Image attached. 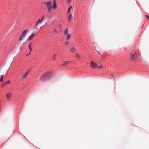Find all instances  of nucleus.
I'll use <instances>...</instances> for the list:
<instances>
[{
	"instance_id": "2eb2a0df",
	"label": "nucleus",
	"mask_w": 149,
	"mask_h": 149,
	"mask_svg": "<svg viewBox=\"0 0 149 149\" xmlns=\"http://www.w3.org/2000/svg\"><path fill=\"white\" fill-rule=\"evenodd\" d=\"M4 76L3 75H1L0 76V81L2 82Z\"/></svg>"
},
{
	"instance_id": "412c9836",
	"label": "nucleus",
	"mask_w": 149,
	"mask_h": 149,
	"mask_svg": "<svg viewBox=\"0 0 149 149\" xmlns=\"http://www.w3.org/2000/svg\"><path fill=\"white\" fill-rule=\"evenodd\" d=\"M55 56L56 55H54L52 57V58L54 60H55L56 59V57H55Z\"/></svg>"
},
{
	"instance_id": "dca6fc26",
	"label": "nucleus",
	"mask_w": 149,
	"mask_h": 149,
	"mask_svg": "<svg viewBox=\"0 0 149 149\" xmlns=\"http://www.w3.org/2000/svg\"><path fill=\"white\" fill-rule=\"evenodd\" d=\"M71 18H72L71 15V14H70V15H69V17H68L69 21H70V20H71Z\"/></svg>"
},
{
	"instance_id": "20e7f679",
	"label": "nucleus",
	"mask_w": 149,
	"mask_h": 149,
	"mask_svg": "<svg viewBox=\"0 0 149 149\" xmlns=\"http://www.w3.org/2000/svg\"><path fill=\"white\" fill-rule=\"evenodd\" d=\"M91 65L92 67L93 68H96L97 67V65L92 61H91Z\"/></svg>"
},
{
	"instance_id": "7c9ffc66",
	"label": "nucleus",
	"mask_w": 149,
	"mask_h": 149,
	"mask_svg": "<svg viewBox=\"0 0 149 149\" xmlns=\"http://www.w3.org/2000/svg\"><path fill=\"white\" fill-rule=\"evenodd\" d=\"M54 3H56V0H54Z\"/></svg>"
},
{
	"instance_id": "a211bd4d",
	"label": "nucleus",
	"mask_w": 149,
	"mask_h": 149,
	"mask_svg": "<svg viewBox=\"0 0 149 149\" xmlns=\"http://www.w3.org/2000/svg\"><path fill=\"white\" fill-rule=\"evenodd\" d=\"M28 47H29V49L30 50V53H31L32 50V49L31 46L30 45H29V46Z\"/></svg>"
},
{
	"instance_id": "6ab92c4d",
	"label": "nucleus",
	"mask_w": 149,
	"mask_h": 149,
	"mask_svg": "<svg viewBox=\"0 0 149 149\" xmlns=\"http://www.w3.org/2000/svg\"><path fill=\"white\" fill-rule=\"evenodd\" d=\"M72 8V6H70V7L68 10V13H69L70 11V10Z\"/></svg>"
},
{
	"instance_id": "c85d7f7f",
	"label": "nucleus",
	"mask_w": 149,
	"mask_h": 149,
	"mask_svg": "<svg viewBox=\"0 0 149 149\" xmlns=\"http://www.w3.org/2000/svg\"><path fill=\"white\" fill-rule=\"evenodd\" d=\"M146 17L148 19H149V16L146 15Z\"/></svg>"
},
{
	"instance_id": "39448f33",
	"label": "nucleus",
	"mask_w": 149,
	"mask_h": 149,
	"mask_svg": "<svg viewBox=\"0 0 149 149\" xmlns=\"http://www.w3.org/2000/svg\"><path fill=\"white\" fill-rule=\"evenodd\" d=\"M131 58L133 60H134L136 58V56L134 52H132L131 54Z\"/></svg>"
},
{
	"instance_id": "7ed1b4c3",
	"label": "nucleus",
	"mask_w": 149,
	"mask_h": 149,
	"mask_svg": "<svg viewBox=\"0 0 149 149\" xmlns=\"http://www.w3.org/2000/svg\"><path fill=\"white\" fill-rule=\"evenodd\" d=\"M44 4H46L47 7V8L49 12H50L52 9V3L51 1H49L47 2H44Z\"/></svg>"
},
{
	"instance_id": "c756f323",
	"label": "nucleus",
	"mask_w": 149,
	"mask_h": 149,
	"mask_svg": "<svg viewBox=\"0 0 149 149\" xmlns=\"http://www.w3.org/2000/svg\"><path fill=\"white\" fill-rule=\"evenodd\" d=\"M44 18V16L43 15L42 19H41L42 21H43Z\"/></svg>"
},
{
	"instance_id": "aec40b11",
	"label": "nucleus",
	"mask_w": 149,
	"mask_h": 149,
	"mask_svg": "<svg viewBox=\"0 0 149 149\" xmlns=\"http://www.w3.org/2000/svg\"><path fill=\"white\" fill-rule=\"evenodd\" d=\"M10 83V81H7L5 83H4V84H5L6 85V84H9Z\"/></svg>"
},
{
	"instance_id": "4468645a",
	"label": "nucleus",
	"mask_w": 149,
	"mask_h": 149,
	"mask_svg": "<svg viewBox=\"0 0 149 149\" xmlns=\"http://www.w3.org/2000/svg\"><path fill=\"white\" fill-rule=\"evenodd\" d=\"M28 73V72L24 74L22 76V78L23 79L26 78L27 77V75Z\"/></svg>"
},
{
	"instance_id": "0eeeda50",
	"label": "nucleus",
	"mask_w": 149,
	"mask_h": 149,
	"mask_svg": "<svg viewBox=\"0 0 149 149\" xmlns=\"http://www.w3.org/2000/svg\"><path fill=\"white\" fill-rule=\"evenodd\" d=\"M42 21H43L41 19H40L37 21L36 25L35 26V28H36V29H38L37 26H38V24L39 23H41L42 22Z\"/></svg>"
},
{
	"instance_id": "ddd939ff",
	"label": "nucleus",
	"mask_w": 149,
	"mask_h": 149,
	"mask_svg": "<svg viewBox=\"0 0 149 149\" xmlns=\"http://www.w3.org/2000/svg\"><path fill=\"white\" fill-rule=\"evenodd\" d=\"M67 39L68 40H69L70 38L71 35L70 34H68L66 35Z\"/></svg>"
},
{
	"instance_id": "f8f14e48",
	"label": "nucleus",
	"mask_w": 149,
	"mask_h": 149,
	"mask_svg": "<svg viewBox=\"0 0 149 149\" xmlns=\"http://www.w3.org/2000/svg\"><path fill=\"white\" fill-rule=\"evenodd\" d=\"M75 57L77 59H80V56L79 54L76 53L75 55Z\"/></svg>"
},
{
	"instance_id": "f3484780",
	"label": "nucleus",
	"mask_w": 149,
	"mask_h": 149,
	"mask_svg": "<svg viewBox=\"0 0 149 149\" xmlns=\"http://www.w3.org/2000/svg\"><path fill=\"white\" fill-rule=\"evenodd\" d=\"M68 33V30L67 29H66L65 31L64 32V34H67Z\"/></svg>"
},
{
	"instance_id": "6e6552de",
	"label": "nucleus",
	"mask_w": 149,
	"mask_h": 149,
	"mask_svg": "<svg viewBox=\"0 0 149 149\" xmlns=\"http://www.w3.org/2000/svg\"><path fill=\"white\" fill-rule=\"evenodd\" d=\"M12 93L10 92H8L6 94V96L8 100H9L10 98L11 97Z\"/></svg>"
},
{
	"instance_id": "f257e3e1",
	"label": "nucleus",
	"mask_w": 149,
	"mask_h": 149,
	"mask_svg": "<svg viewBox=\"0 0 149 149\" xmlns=\"http://www.w3.org/2000/svg\"><path fill=\"white\" fill-rule=\"evenodd\" d=\"M49 73L48 72L45 73L42 75L40 78V80L42 81H44L49 78Z\"/></svg>"
},
{
	"instance_id": "423d86ee",
	"label": "nucleus",
	"mask_w": 149,
	"mask_h": 149,
	"mask_svg": "<svg viewBox=\"0 0 149 149\" xmlns=\"http://www.w3.org/2000/svg\"><path fill=\"white\" fill-rule=\"evenodd\" d=\"M35 34L34 33H32L30 35L28 38V40L29 41H30L32 40L33 38L35 36Z\"/></svg>"
},
{
	"instance_id": "cd10ccee",
	"label": "nucleus",
	"mask_w": 149,
	"mask_h": 149,
	"mask_svg": "<svg viewBox=\"0 0 149 149\" xmlns=\"http://www.w3.org/2000/svg\"><path fill=\"white\" fill-rule=\"evenodd\" d=\"M5 84H4V83L3 84H2L1 86V87H3L5 85Z\"/></svg>"
},
{
	"instance_id": "9d476101",
	"label": "nucleus",
	"mask_w": 149,
	"mask_h": 149,
	"mask_svg": "<svg viewBox=\"0 0 149 149\" xmlns=\"http://www.w3.org/2000/svg\"><path fill=\"white\" fill-rule=\"evenodd\" d=\"M70 50L71 52L74 53L76 51V49L74 47H73L71 48Z\"/></svg>"
},
{
	"instance_id": "2f4dec72",
	"label": "nucleus",
	"mask_w": 149,
	"mask_h": 149,
	"mask_svg": "<svg viewBox=\"0 0 149 149\" xmlns=\"http://www.w3.org/2000/svg\"><path fill=\"white\" fill-rule=\"evenodd\" d=\"M30 53V52L29 54H28L27 55V56H28V55H29Z\"/></svg>"
},
{
	"instance_id": "a878e982",
	"label": "nucleus",
	"mask_w": 149,
	"mask_h": 149,
	"mask_svg": "<svg viewBox=\"0 0 149 149\" xmlns=\"http://www.w3.org/2000/svg\"><path fill=\"white\" fill-rule=\"evenodd\" d=\"M72 0H68V3H70L71 2Z\"/></svg>"
},
{
	"instance_id": "b1692460",
	"label": "nucleus",
	"mask_w": 149,
	"mask_h": 149,
	"mask_svg": "<svg viewBox=\"0 0 149 149\" xmlns=\"http://www.w3.org/2000/svg\"><path fill=\"white\" fill-rule=\"evenodd\" d=\"M32 42H31L30 43H29V46L30 45L31 46V45H32Z\"/></svg>"
},
{
	"instance_id": "f03ea898",
	"label": "nucleus",
	"mask_w": 149,
	"mask_h": 149,
	"mask_svg": "<svg viewBox=\"0 0 149 149\" xmlns=\"http://www.w3.org/2000/svg\"><path fill=\"white\" fill-rule=\"evenodd\" d=\"M28 32V30L26 29L21 34L20 38L19 39V41H21L22 40L24 39L25 37H26L27 33Z\"/></svg>"
},
{
	"instance_id": "393cba45",
	"label": "nucleus",
	"mask_w": 149,
	"mask_h": 149,
	"mask_svg": "<svg viewBox=\"0 0 149 149\" xmlns=\"http://www.w3.org/2000/svg\"><path fill=\"white\" fill-rule=\"evenodd\" d=\"M97 52L100 55H101V53L99 51H97V50H96Z\"/></svg>"
},
{
	"instance_id": "1a4fd4ad",
	"label": "nucleus",
	"mask_w": 149,
	"mask_h": 149,
	"mask_svg": "<svg viewBox=\"0 0 149 149\" xmlns=\"http://www.w3.org/2000/svg\"><path fill=\"white\" fill-rule=\"evenodd\" d=\"M72 61H65V63H64L63 64H61V65L63 66H66L68 65L69 63L71 62Z\"/></svg>"
},
{
	"instance_id": "4be33fe9",
	"label": "nucleus",
	"mask_w": 149,
	"mask_h": 149,
	"mask_svg": "<svg viewBox=\"0 0 149 149\" xmlns=\"http://www.w3.org/2000/svg\"><path fill=\"white\" fill-rule=\"evenodd\" d=\"M97 68H102V65H100L99 67H98Z\"/></svg>"
},
{
	"instance_id": "9b49d317",
	"label": "nucleus",
	"mask_w": 149,
	"mask_h": 149,
	"mask_svg": "<svg viewBox=\"0 0 149 149\" xmlns=\"http://www.w3.org/2000/svg\"><path fill=\"white\" fill-rule=\"evenodd\" d=\"M57 8V4L56 3H54L53 6L52 7V9H56Z\"/></svg>"
},
{
	"instance_id": "bb28decb",
	"label": "nucleus",
	"mask_w": 149,
	"mask_h": 149,
	"mask_svg": "<svg viewBox=\"0 0 149 149\" xmlns=\"http://www.w3.org/2000/svg\"><path fill=\"white\" fill-rule=\"evenodd\" d=\"M68 43H69V42L68 41H67L65 43V44L67 45H68Z\"/></svg>"
},
{
	"instance_id": "5701e85b",
	"label": "nucleus",
	"mask_w": 149,
	"mask_h": 149,
	"mask_svg": "<svg viewBox=\"0 0 149 149\" xmlns=\"http://www.w3.org/2000/svg\"><path fill=\"white\" fill-rule=\"evenodd\" d=\"M54 32L56 33H57V30H56V29H54Z\"/></svg>"
}]
</instances>
